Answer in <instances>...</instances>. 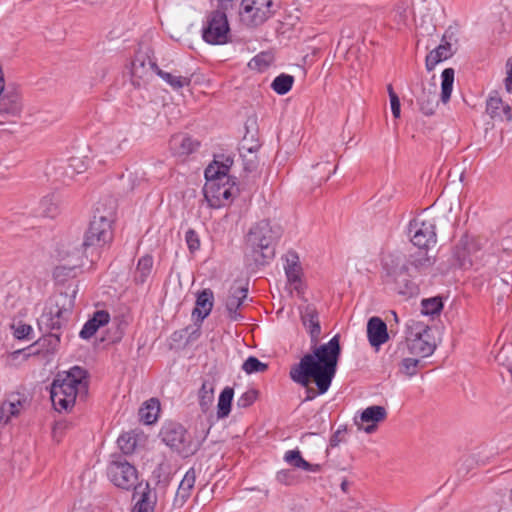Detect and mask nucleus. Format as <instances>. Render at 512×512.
Here are the masks:
<instances>
[{
  "label": "nucleus",
  "mask_w": 512,
  "mask_h": 512,
  "mask_svg": "<svg viewBox=\"0 0 512 512\" xmlns=\"http://www.w3.org/2000/svg\"><path fill=\"white\" fill-rule=\"evenodd\" d=\"M153 268V258L150 255L141 257L138 261L136 271L134 274V280L138 284H143L147 281Z\"/></svg>",
  "instance_id": "obj_36"
},
{
  "label": "nucleus",
  "mask_w": 512,
  "mask_h": 512,
  "mask_svg": "<svg viewBox=\"0 0 512 512\" xmlns=\"http://www.w3.org/2000/svg\"><path fill=\"white\" fill-rule=\"evenodd\" d=\"M314 397H315L314 391H308V395L306 396L305 401H311L314 399Z\"/></svg>",
  "instance_id": "obj_63"
},
{
  "label": "nucleus",
  "mask_w": 512,
  "mask_h": 512,
  "mask_svg": "<svg viewBox=\"0 0 512 512\" xmlns=\"http://www.w3.org/2000/svg\"><path fill=\"white\" fill-rule=\"evenodd\" d=\"M234 0H218V8L224 12H227L230 8L233 7Z\"/></svg>",
  "instance_id": "obj_59"
},
{
  "label": "nucleus",
  "mask_w": 512,
  "mask_h": 512,
  "mask_svg": "<svg viewBox=\"0 0 512 512\" xmlns=\"http://www.w3.org/2000/svg\"><path fill=\"white\" fill-rule=\"evenodd\" d=\"M148 61L151 60L146 55L138 54L135 56L131 63V74L134 78L144 79L150 71H153Z\"/></svg>",
  "instance_id": "obj_35"
},
{
  "label": "nucleus",
  "mask_w": 512,
  "mask_h": 512,
  "mask_svg": "<svg viewBox=\"0 0 512 512\" xmlns=\"http://www.w3.org/2000/svg\"><path fill=\"white\" fill-rule=\"evenodd\" d=\"M496 361L508 369L512 368V344L504 345L496 355Z\"/></svg>",
  "instance_id": "obj_50"
},
{
  "label": "nucleus",
  "mask_w": 512,
  "mask_h": 512,
  "mask_svg": "<svg viewBox=\"0 0 512 512\" xmlns=\"http://www.w3.org/2000/svg\"><path fill=\"white\" fill-rule=\"evenodd\" d=\"M110 320V315L105 310H98L96 311L92 318H90L83 326L82 330L79 333V336L82 339H89L91 338L97 330L108 324Z\"/></svg>",
  "instance_id": "obj_25"
},
{
  "label": "nucleus",
  "mask_w": 512,
  "mask_h": 512,
  "mask_svg": "<svg viewBox=\"0 0 512 512\" xmlns=\"http://www.w3.org/2000/svg\"><path fill=\"white\" fill-rule=\"evenodd\" d=\"M162 441L183 457H188L197 451V445L183 425L175 422L167 423L160 432Z\"/></svg>",
  "instance_id": "obj_8"
},
{
  "label": "nucleus",
  "mask_w": 512,
  "mask_h": 512,
  "mask_svg": "<svg viewBox=\"0 0 512 512\" xmlns=\"http://www.w3.org/2000/svg\"><path fill=\"white\" fill-rule=\"evenodd\" d=\"M258 394V391L255 389L247 390L237 399V406L239 408L250 407L258 398Z\"/></svg>",
  "instance_id": "obj_52"
},
{
  "label": "nucleus",
  "mask_w": 512,
  "mask_h": 512,
  "mask_svg": "<svg viewBox=\"0 0 512 512\" xmlns=\"http://www.w3.org/2000/svg\"><path fill=\"white\" fill-rule=\"evenodd\" d=\"M247 296L248 288L246 286L234 283L230 287L229 294L225 301V307L231 321H240L243 319V316L238 312V309L242 306Z\"/></svg>",
  "instance_id": "obj_17"
},
{
  "label": "nucleus",
  "mask_w": 512,
  "mask_h": 512,
  "mask_svg": "<svg viewBox=\"0 0 512 512\" xmlns=\"http://www.w3.org/2000/svg\"><path fill=\"white\" fill-rule=\"evenodd\" d=\"M160 411V402L156 398L146 401L139 409L140 420L145 424H152L157 420Z\"/></svg>",
  "instance_id": "obj_31"
},
{
  "label": "nucleus",
  "mask_w": 512,
  "mask_h": 512,
  "mask_svg": "<svg viewBox=\"0 0 512 512\" xmlns=\"http://www.w3.org/2000/svg\"><path fill=\"white\" fill-rule=\"evenodd\" d=\"M120 450L129 455L134 452L137 446V439L133 433H123L117 440Z\"/></svg>",
  "instance_id": "obj_44"
},
{
  "label": "nucleus",
  "mask_w": 512,
  "mask_h": 512,
  "mask_svg": "<svg viewBox=\"0 0 512 512\" xmlns=\"http://www.w3.org/2000/svg\"><path fill=\"white\" fill-rule=\"evenodd\" d=\"M398 333V317L394 310L386 312V342L394 339Z\"/></svg>",
  "instance_id": "obj_46"
},
{
  "label": "nucleus",
  "mask_w": 512,
  "mask_h": 512,
  "mask_svg": "<svg viewBox=\"0 0 512 512\" xmlns=\"http://www.w3.org/2000/svg\"><path fill=\"white\" fill-rule=\"evenodd\" d=\"M287 279L290 283H296L300 281V267L296 264H288L285 268Z\"/></svg>",
  "instance_id": "obj_56"
},
{
  "label": "nucleus",
  "mask_w": 512,
  "mask_h": 512,
  "mask_svg": "<svg viewBox=\"0 0 512 512\" xmlns=\"http://www.w3.org/2000/svg\"><path fill=\"white\" fill-rule=\"evenodd\" d=\"M419 364L420 361L418 359L404 358L399 365V371L404 375L412 377L417 374Z\"/></svg>",
  "instance_id": "obj_48"
},
{
  "label": "nucleus",
  "mask_w": 512,
  "mask_h": 512,
  "mask_svg": "<svg viewBox=\"0 0 512 512\" xmlns=\"http://www.w3.org/2000/svg\"><path fill=\"white\" fill-rule=\"evenodd\" d=\"M507 76L505 78V87L508 92L512 91V58L506 62Z\"/></svg>",
  "instance_id": "obj_58"
},
{
  "label": "nucleus",
  "mask_w": 512,
  "mask_h": 512,
  "mask_svg": "<svg viewBox=\"0 0 512 512\" xmlns=\"http://www.w3.org/2000/svg\"><path fill=\"white\" fill-rule=\"evenodd\" d=\"M72 265H58L53 271V277L58 283H64L68 278H75L82 265L83 251L75 248L71 253Z\"/></svg>",
  "instance_id": "obj_20"
},
{
  "label": "nucleus",
  "mask_w": 512,
  "mask_h": 512,
  "mask_svg": "<svg viewBox=\"0 0 512 512\" xmlns=\"http://www.w3.org/2000/svg\"><path fill=\"white\" fill-rule=\"evenodd\" d=\"M487 244V239L481 236L463 235L454 246L452 255L455 265L461 269H469L478 261H484L483 254H478Z\"/></svg>",
  "instance_id": "obj_6"
},
{
  "label": "nucleus",
  "mask_w": 512,
  "mask_h": 512,
  "mask_svg": "<svg viewBox=\"0 0 512 512\" xmlns=\"http://www.w3.org/2000/svg\"><path fill=\"white\" fill-rule=\"evenodd\" d=\"M169 145L173 154L178 156H186L194 152L197 149L199 143L194 141L190 136L178 134L172 136Z\"/></svg>",
  "instance_id": "obj_24"
},
{
  "label": "nucleus",
  "mask_w": 512,
  "mask_h": 512,
  "mask_svg": "<svg viewBox=\"0 0 512 512\" xmlns=\"http://www.w3.org/2000/svg\"><path fill=\"white\" fill-rule=\"evenodd\" d=\"M233 164V159L230 156L219 155L216 156L214 161L205 169V174L210 177L222 176L229 177L228 172Z\"/></svg>",
  "instance_id": "obj_29"
},
{
  "label": "nucleus",
  "mask_w": 512,
  "mask_h": 512,
  "mask_svg": "<svg viewBox=\"0 0 512 512\" xmlns=\"http://www.w3.org/2000/svg\"><path fill=\"white\" fill-rule=\"evenodd\" d=\"M214 401V381L204 380L199 390V405L203 412H207Z\"/></svg>",
  "instance_id": "obj_37"
},
{
  "label": "nucleus",
  "mask_w": 512,
  "mask_h": 512,
  "mask_svg": "<svg viewBox=\"0 0 512 512\" xmlns=\"http://www.w3.org/2000/svg\"><path fill=\"white\" fill-rule=\"evenodd\" d=\"M213 292L210 289L202 290L196 299V306L193 309V316L198 320L203 321L211 312L213 308Z\"/></svg>",
  "instance_id": "obj_26"
},
{
  "label": "nucleus",
  "mask_w": 512,
  "mask_h": 512,
  "mask_svg": "<svg viewBox=\"0 0 512 512\" xmlns=\"http://www.w3.org/2000/svg\"><path fill=\"white\" fill-rule=\"evenodd\" d=\"M49 338H50L51 344L52 343L57 344L60 341V336H59V334H56V333H50Z\"/></svg>",
  "instance_id": "obj_61"
},
{
  "label": "nucleus",
  "mask_w": 512,
  "mask_h": 512,
  "mask_svg": "<svg viewBox=\"0 0 512 512\" xmlns=\"http://www.w3.org/2000/svg\"><path fill=\"white\" fill-rule=\"evenodd\" d=\"M367 338L375 351H379L380 346L384 344V320L377 316L368 320Z\"/></svg>",
  "instance_id": "obj_23"
},
{
  "label": "nucleus",
  "mask_w": 512,
  "mask_h": 512,
  "mask_svg": "<svg viewBox=\"0 0 512 512\" xmlns=\"http://www.w3.org/2000/svg\"><path fill=\"white\" fill-rule=\"evenodd\" d=\"M39 212L43 217L55 218L60 213L58 198L54 194L44 196L39 202Z\"/></svg>",
  "instance_id": "obj_33"
},
{
  "label": "nucleus",
  "mask_w": 512,
  "mask_h": 512,
  "mask_svg": "<svg viewBox=\"0 0 512 512\" xmlns=\"http://www.w3.org/2000/svg\"><path fill=\"white\" fill-rule=\"evenodd\" d=\"M421 312L427 316L439 315L443 309V301L440 296L426 298L421 301Z\"/></svg>",
  "instance_id": "obj_41"
},
{
  "label": "nucleus",
  "mask_w": 512,
  "mask_h": 512,
  "mask_svg": "<svg viewBox=\"0 0 512 512\" xmlns=\"http://www.w3.org/2000/svg\"><path fill=\"white\" fill-rule=\"evenodd\" d=\"M234 396V391L231 387H225L220 393L217 405V417L225 418L231 411V403Z\"/></svg>",
  "instance_id": "obj_39"
},
{
  "label": "nucleus",
  "mask_w": 512,
  "mask_h": 512,
  "mask_svg": "<svg viewBox=\"0 0 512 512\" xmlns=\"http://www.w3.org/2000/svg\"><path fill=\"white\" fill-rule=\"evenodd\" d=\"M458 39L453 31L452 27H449L441 38V43L438 45L440 48L445 49L444 51L449 53L453 52V55L456 53V48H453V45L457 44Z\"/></svg>",
  "instance_id": "obj_47"
},
{
  "label": "nucleus",
  "mask_w": 512,
  "mask_h": 512,
  "mask_svg": "<svg viewBox=\"0 0 512 512\" xmlns=\"http://www.w3.org/2000/svg\"><path fill=\"white\" fill-rule=\"evenodd\" d=\"M77 289L74 288L71 293L61 292L54 298V305L50 307L49 312L42 316V321L50 330H59L67 322L74 307V299Z\"/></svg>",
  "instance_id": "obj_7"
},
{
  "label": "nucleus",
  "mask_w": 512,
  "mask_h": 512,
  "mask_svg": "<svg viewBox=\"0 0 512 512\" xmlns=\"http://www.w3.org/2000/svg\"><path fill=\"white\" fill-rule=\"evenodd\" d=\"M483 250V258L487 256V259H484L482 263V266H485L486 264L494 263L501 252L512 251V246H505L503 241L489 242L487 240V244Z\"/></svg>",
  "instance_id": "obj_32"
},
{
  "label": "nucleus",
  "mask_w": 512,
  "mask_h": 512,
  "mask_svg": "<svg viewBox=\"0 0 512 512\" xmlns=\"http://www.w3.org/2000/svg\"><path fill=\"white\" fill-rule=\"evenodd\" d=\"M205 178L206 183L203 187V193L209 206L211 208H220L226 205L233 195L234 183L230 184L229 177L219 175L210 177L205 174Z\"/></svg>",
  "instance_id": "obj_10"
},
{
  "label": "nucleus",
  "mask_w": 512,
  "mask_h": 512,
  "mask_svg": "<svg viewBox=\"0 0 512 512\" xmlns=\"http://www.w3.org/2000/svg\"><path fill=\"white\" fill-rule=\"evenodd\" d=\"M112 483L125 490L135 487L137 482V470L127 461H112L107 469Z\"/></svg>",
  "instance_id": "obj_14"
},
{
  "label": "nucleus",
  "mask_w": 512,
  "mask_h": 512,
  "mask_svg": "<svg viewBox=\"0 0 512 512\" xmlns=\"http://www.w3.org/2000/svg\"><path fill=\"white\" fill-rule=\"evenodd\" d=\"M455 71L453 68H446L441 74V100L446 103L451 97Z\"/></svg>",
  "instance_id": "obj_40"
},
{
  "label": "nucleus",
  "mask_w": 512,
  "mask_h": 512,
  "mask_svg": "<svg viewBox=\"0 0 512 512\" xmlns=\"http://www.w3.org/2000/svg\"><path fill=\"white\" fill-rule=\"evenodd\" d=\"M281 234V227L268 220L259 221L249 230L247 245L256 265H265L273 258L272 244L280 238Z\"/></svg>",
  "instance_id": "obj_4"
},
{
  "label": "nucleus",
  "mask_w": 512,
  "mask_h": 512,
  "mask_svg": "<svg viewBox=\"0 0 512 512\" xmlns=\"http://www.w3.org/2000/svg\"><path fill=\"white\" fill-rule=\"evenodd\" d=\"M287 475V472L285 471H281L277 474V478L278 480L282 481L283 479H285V476Z\"/></svg>",
  "instance_id": "obj_64"
},
{
  "label": "nucleus",
  "mask_w": 512,
  "mask_h": 512,
  "mask_svg": "<svg viewBox=\"0 0 512 512\" xmlns=\"http://www.w3.org/2000/svg\"><path fill=\"white\" fill-rule=\"evenodd\" d=\"M260 147L261 143L259 139L255 137V134H250L249 130L247 129L239 147L240 153H242L244 156H246V153L254 154L258 152Z\"/></svg>",
  "instance_id": "obj_42"
},
{
  "label": "nucleus",
  "mask_w": 512,
  "mask_h": 512,
  "mask_svg": "<svg viewBox=\"0 0 512 512\" xmlns=\"http://www.w3.org/2000/svg\"><path fill=\"white\" fill-rule=\"evenodd\" d=\"M88 371L80 366H73L69 371L58 373L51 384L50 398L58 411H70L78 395L88 391Z\"/></svg>",
  "instance_id": "obj_3"
},
{
  "label": "nucleus",
  "mask_w": 512,
  "mask_h": 512,
  "mask_svg": "<svg viewBox=\"0 0 512 512\" xmlns=\"http://www.w3.org/2000/svg\"><path fill=\"white\" fill-rule=\"evenodd\" d=\"M156 504V495L152 493L147 484L141 493L140 499L137 501L131 512H154Z\"/></svg>",
  "instance_id": "obj_34"
},
{
  "label": "nucleus",
  "mask_w": 512,
  "mask_h": 512,
  "mask_svg": "<svg viewBox=\"0 0 512 512\" xmlns=\"http://www.w3.org/2000/svg\"><path fill=\"white\" fill-rule=\"evenodd\" d=\"M384 420L383 406H370L364 409L359 416L354 417V424L358 430L368 434L373 433L378 428V424Z\"/></svg>",
  "instance_id": "obj_16"
},
{
  "label": "nucleus",
  "mask_w": 512,
  "mask_h": 512,
  "mask_svg": "<svg viewBox=\"0 0 512 512\" xmlns=\"http://www.w3.org/2000/svg\"><path fill=\"white\" fill-rule=\"evenodd\" d=\"M14 328V336L17 339H25L29 337V334L32 332V327L27 324L19 323L17 326H13Z\"/></svg>",
  "instance_id": "obj_57"
},
{
  "label": "nucleus",
  "mask_w": 512,
  "mask_h": 512,
  "mask_svg": "<svg viewBox=\"0 0 512 512\" xmlns=\"http://www.w3.org/2000/svg\"><path fill=\"white\" fill-rule=\"evenodd\" d=\"M435 258L428 255V249H420L410 254L409 259L401 252L390 253L386 259V285H394L395 292L405 296L417 293V284L412 278L425 274L432 268Z\"/></svg>",
  "instance_id": "obj_2"
},
{
  "label": "nucleus",
  "mask_w": 512,
  "mask_h": 512,
  "mask_svg": "<svg viewBox=\"0 0 512 512\" xmlns=\"http://www.w3.org/2000/svg\"><path fill=\"white\" fill-rule=\"evenodd\" d=\"M430 101L428 100V103H427V107H425L423 104L421 106V110L423 111L424 114L426 115H432L433 112H434V107L432 105H430Z\"/></svg>",
  "instance_id": "obj_60"
},
{
  "label": "nucleus",
  "mask_w": 512,
  "mask_h": 512,
  "mask_svg": "<svg viewBox=\"0 0 512 512\" xmlns=\"http://www.w3.org/2000/svg\"><path fill=\"white\" fill-rule=\"evenodd\" d=\"M284 460L291 466L305 471L318 472L320 470L319 464H311L303 459L299 450L287 451L284 455Z\"/></svg>",
  "instance_id": "obj_30"
},
{
  "label": "nucleus",
  "mask_w": 512,
  "mask_h": 512,
  "mask_svg": "<svg viewBox=\"0 0 512 512\" xmlns=\"http://www.w3.org/2000/svg\"><path fill=\"white\" fill-rule=\"evenodd\" d=\"M242 369L247 374L261 373L265 372L268 369V365L266 363L261 362L258 358L250 356L244 361Z\"/></svg>",
  "instance_id": "obj_45"
},
{
  "label": "nucleus",
  "mask_w": 512,
  "mask_h": 512,
  "mask_svg": "<svg viewBox=\"0 0 512 512\" xmlns=\"http://www.w3.org/2000/svg\"><path fill=\"white\" fill-rule=\"evenodd\" d=\"M149 66L163 81L170 85L174 90H179L183 87H188L191 84V77L174 75L172 73L163 71L153 61H148Z\"/></svg>",
  "instance_id": "obj_27"
},
{
  "label": "nucleus",
  "mask_w": 512,
  "mask_h": 512,
  "mask_svg": "<svg viewBox=\"0 0 512 512\" xmlns=\"http://www.w3.org/2000/svg\"><path fill=\"white\" fill-rule=\"evenodd\" d=\"M240 156L243 159V165H244L245 171L252 172V171L256 170V168L258 166V158H257L256 153H254V154L246 153V156H244L242 153H240Z\"/></svg>",
  "instance_id": "obj_55"
},
{
  "label": "nucleus",
  "mask_w": 512,
  "mask_h": 512,
  "mask_svg": "<svg viewBox=\"0 0 512 512\" xmlns=\"http://www.w3.org/2000/svg\"><path fill=\"white\" fill-rule=\"evenodd\" d=\"M272 61V57L269 54L261 53L256 55L249 63V66L253 69L263 71L267 69Z\"/></svg>",
  "instance_id": "obj_51"
},
{
  "label": "nucleus",
  "mask_w": 512,
  "mask_h": 512,
  "mask_svg": "<svg viewBox=\"0 0 512 512\" xmlns=\"http://www.w3.org/2000/svg\"><path fill=\"white\" fill-rule=\"evenodd\" d=\"M293 83H294V77L292 75L283 73V74H280L279 76H277L273 80V82L271 84V88L277 94L284 95L291 90Z\"/></svg>",
  "instance_id": "obj_43"
},
{
  "label": "nucleus",
  "mask_w": 512,
  "mask_h": 512,
  "mask_svg": "<svg viewBox=\"0 0 512 512\" xmlns=\"http://www.w3.org/2000/svg\"><path fill=\"white\" fill-rule=\"evenodd\" d=\"M435 224L432 220L414 218L408 226V234L414 246L420 249H429L437 242Z\"/></svg>",
  "instance_id": "obj_13"
},
{
  "label": "nucleus",
  "mask_w": 512,
  "mask_h": 512,
  "mask_svg": "<svg viewBox=\"0 0 512 512\" xmlns=\"http://www.w3.org/2000/svg\"><path fill=\"white\" fill-rule=\"evenodd\" d=\"M113 231L112 223L103 220V217L93 216L89 228L84 235L81 248L83 252L91 247H102L112 241Z\"/></svg>",
  "instance_id": "obj_12"
},
{
  "label": "nucleus",
  "mask_w": 512,
  "mask_h": 512,
  "mask_svg": "<svg viewBox=\"0 0 512 512\" xmlns=\"http://www.w3.org/2000/svg\"><path fill=\"white\" fill-rule=\"evenodd\" d=\"M196 481V472L190 468L181 480L173 501L174 507L181 508L190 498Z\"/></svg>",
  "instance_id": "obj_22"
},
{
  "label": "nucleus",
  "mask_w": 512,
  "mask_h": 512,
  "mask_svg": "<svg viewBox=\"0 0 512 512\" xmlns=\"http://www.w3.org/2000/svg\"><path fill=\"white\" fill-rule=\"evenodd\" d=\"M230 37V27L226 12L216 9L207 17V24L203 29V39L213 45L226 44Z\"/></svg>",
  "instance_id": "obj_11"
},
{
  "label": "nucleus",
  "mask_w": 512,
  "mask_h": 512,
  "mask_svg": "<svg viewBox=\"0 0 512 512\" xmlns=\"http://www.w3.org/2000/svg\"><path fill=\"white\" fill-rule=\"evenodd\" d=\"M22 111V98L18 90L14 88L4 89L0 95V123L4 119L17 117Z\"/></svg>",
  "instance_id": "obj_15"
},
{
  "label": "nucleus",
  "mask_w": 512,
  "mask_h": 512,
  "mask_svg": "<svg viewBox=\"0 0 512 512\" xmlns=\"http://www.w3.org/2000/svg\"><path fill=\"white\" fill-rule=\"evenodd\" d=\"M445 49L439 46L432 49L425 58V67L428 72L434 70V68L441 62L451 58L453 52H445Z\"/></svg>",
  "instance_id": "obj_38"
},
{
  "label": "nucleus",
  "mask_w": 512,
  "mask_h": 512,
  "mask_svg": "<svg viewBox=\"0 0 512 512\" xmlns=\"http://www.w3.org/2000/svg\"><path fill=\"white\" fill-rule=\"evenodd\" d=\"M408 2L406 0H401L396 3L391 14L394 15V20L397 25L404 24L407 18L406 12L408 9Z\"/></svg>",
  "instance_id": "obj_49"
},
{
  "label": "nucleus",
  "mask_w": 512,
  "mask_h": 512,
  "mask_svg": "<svg viewBox=\"0 0 512 512\" xmlns=\"http://www.w3.org/2000/svg\"><path fill=\"white\" fill-rule=\"evenodd\" d=\"M301 323L310 336L312 353L304 355L290 370L291 379L304 386L313 381L319 394L328 391L336 374L341 355L340 336L335 335L328 343L319 345L321 325L319 312L313 304L299 306Z\"/></svg>",
  "instance_id": "obj_1"
},
{
  "label": "nucleus",
  "mask_w": 512,
  "mask_h": 512,
  "mask_svg": "<svg viewBox=\"0 0 512 512\" xmlns=\"http://www.w3.org/2000/svg\"><path fill=\"white\" fill-rule=\"evenodd\" d=\"M340 486H341V490H342L343 492H345V493H347V492H348V489H349V482H348L346 479H344V480L341 482V485H340Z\"/></svg>",
  "instance_id": "obj_62"
},
{
  "label": "nucleus",
  "mask_w": 512,
  "mask_h": 512,
  "mask_svg": "<svg viewBox=\"0 0 512 512\" xmlns=\"http://www.w3.org/2000/svg\"><path fill=\"white\" fill-rule=\"evenodd\" d=\"M407 341L410 353L420 357L430 356L436 348L434 330L423 322H414L410 326Z\"/></svg>",
  "instance_id": "obj_9"
},
{
  "label": "nucleus",
  "mask_w": 512,
  "mask_h": 512,
  "mask_svg": "<svg viewBox=\"0 0 512 512\" xmlns=\"http://www.w3.org/2000/svg\"><path fill=\"white\" fill-rule=\"evenodd\" d=\"M185 240L188 246V249L191 253L199 250L200 248V239L195 230L189 229L185 234Z\"/></svg>",
  "instance_id": "obj_54"
},
{
  "label": "nucleus",
  "mask_w": 512,
  "mask_h": 512,
  "mask_svg": "<svg viewBox=\"0 0 512 512\" xmlns=\"http://www.w3.org/2000/svg\"><path fill=\"white\" fill-rule=\"evenodd\" d=\"M486 112L492 119L510 121L512 109L509 104L504 103L497 92L490 95L486 102Z\"/></svg>",
  "instance_id": "obj_21"
},
{
  "label": "nucleus",
  "mask_w": 512,
  "mask_h": 512,
  "mask_svg": "<svg viewBox=\"0 0 512 512\" xmlns=\"http://www.w3.org/2000/svg\"><path fill=\"white\" fill-rule=\"evenodd\" d=\"M127 137L122 131H114L101 139L100 152L105 157H114L122 152Z\"/></svg>",
  "instance_id": "obj_19"
},
{
  "label": "nucleus",
  "mask_w": 512,
  "mask_h": 512,
  "mask_svg": "<svg viewBox=\"0 0 512 512\" xmlns=\"http://www.w3.org/2000/svg\"><path fill=\"white\" fill-rule=\"evenodd\" d=\"M276 10L275 0H242L240 21L247 28H257L272 18Z\"/></svg>",
  "instance_id": "obj_5"
},
{
  "label": "nucleus",
  "mask_w": 512,
  "mask_h": 512,
  "mask_svg": "<svg viewBox=\"0 0 512 512\" xmlns=\"http://www.w3.org/2000/svg\"><path fill=\"white\" fill-rule=\"evenodd\" d=\"M389 98H390V106H391V112L394 118H399L401 115V104L400 99L398 95L393 90V87L391 85L386 86Z\"/></svg>",
  "instance_id": "obj_53"
},
{
  "label": "nucleus",
  "mask_w": 512,
  "mask_h": 512,
  "mask_svg": "<svg viewBox=\"0 0 512 512\" xmlns=\"http://www.w3.org/2000/svg\"><path fill=\"white\" fill-rule=\"evenodd\" d=\"M116 209L117 200L111 196H107L97 202L94 216L98 218L103 217V220L113 223L115 220Z\"/></svg>",
  "instance_id": "obj_28"
},
{
  "label": "nucleus",
  "mask_w": 512,
  "mask_h": 512,
  "mask_svg": "<svg viewBox=\"0 0 512 512\" xmlns=\"http://www.w3.org/2000/svg\"><path fill=\"white\" fill-rule=\"evenodd\" d=\"M27 400L19 393H12L0 405V423L7 424L25 408Z\"/></svg>",
  "instance_id": "obj_18"
}]
</instances>
